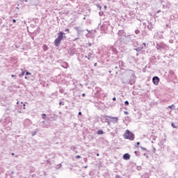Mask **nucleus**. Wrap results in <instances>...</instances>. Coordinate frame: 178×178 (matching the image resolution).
<instances>
[{"mask_svg":"<svg viewBox=\"0 0 178 178\" xmlns=\"http://www.w3.org/2000/svg\"><path fill=\"white\" fill-rule=\"evenodd\" d=\"M124 138L125 140H130V141H134V134H133L131 131H129V129H127L124 134Z\"/></svg>","mask_w":178,"mask_h":178,"instance_id":"nucleus-1","label":"nucleus"},{"mask_svg":"<svg viewBox=\"0 0 178 178\" xmlns=\"http://www.w3.org/2000/svg\"><path fill=\"white\" fill-rule=\"evenodd\" d=\"M165 48H166V44H165L163 42L156 43V49H157V51H161V49H165Z\"/></svg>","mask_w":178,"mask_h":178,"instance_id":"nucleus-2","label":"nucleus"},{"mask_svg":"<svg viewBox=\"0 0 178 178\" xmlns=\"http://www.w3.org/2000/svg\"><path fill=\"white\" fill-rule=\"evenodd\" d=\"M85 58L88 59V60H92L95 58V55L94 54V51H90L88 52L87 55L85 56Z\"/></svg>","mask_w":178,"mask_h":178,"instance_id":"nucleus-3","label":"nucleus"},{"mask_svg":"<svg viewBox=\"0 0 178 178\" xmlns=\"http://www.w3.org/2000/svg\"><path fill=\"white\" fill-rule=\"evenodd\" d=\"M152 82H153V84H154V86H158V84H159V77L154 76L152 78Z\"/></svg>","mask_w":178,"mask_h":178,"instance_id":"nucleus-4","label":"nucleus"},{"mask_svg":"<svg viewBox=\"0 0 178 178\" xmlns=\"http://www.w3.org/2000/svg\"><path fill=\"white\" fill-rule=\"evenodd\" d=\"M111 123H118L119 122V118L118 117H111Z\"/></svg>","mask_w":178,"mask_h":178,"instance_id":"nucleus-5","label":"nucleus"},{"mask_svg":"<svg viewBox=\"0 0 178 178\" xmlns=\"http://www.w3.org/2000/svg\"><path fill=\"white\" fill-rule=\"evenodd\" d=\"M63 34H65L63 32H59L57 40L62 41V40L63 39Z\"/></svg>","mask_w":178,"mask_h":178,"instance_id":"nucleus-6","label":"nucleus"},{"mask_svg":"<svg viewBox=\"0 0 178 178\" xmlns=\"http://www.w3.org/2000/svg\"><path fill=\"white\" fill-rule=\"evenodd\" d=\"M123 159H124L125 161H129V159H130V154H129V153H126L123 155Z\"/></svg>","mask_w":178,"mask_h":178,"instance_id":"nucleus-7","label":"nucleus"},{"mask_svg":"<svg viewBox=\"0 0 178 178\" xmlns=\"http://www.w3.org/2000/svg\"><path fill=\"white\" fill-rule=\"evenodd\" d=\"M74 29L77 31V34H80V33H83L84 30L80 29L79 26H76Z\"/></svg>","mask_w":178,"mask_h":178,"instance_id":"nucleus-8","label":"nucleus"},{"mask_svg":"<svg viewBox=\"0 0 178 178\" xmlns=\"http://www.w3.org/2000/svg\"><path fill=\"white\" fill-rule=\"evenodd\" d=\"M118 35L119 37H123V35H124V31L123 30L118 31Z\"/></svg>","mask_w":178,"mask_h":178,"instance_id":"nucleus-9","label":"nucleus"},{"mask_svg":"<svg viewBox=\"0 0 178 178\" xmlns=\"http://www.w3.org/2000/svg\"><path fill=\"white\" fill-rule=\"evenodd\" d=\"M147 29L148 30H152V29H154V25H152V22H149L148 25H147Z\"/></svg>","mask_w":178,"mask_h":178,"instance_id":"nucleus-10","label":"nucleus"},{"mask_svg":"<svg viewBox=\"0 0 178 178\" xmlns=\"http://www.w3.org/2000/svg\"><path fill=\"white\" fill-rule=\"evenodd\" d=\"M59 44H60V40H58V39H55L54 40V45L56 47H58Z\"/></svg>","mask_w":178,"mask_h":178,"instance_id":"nucleus-11","label":"nucleus"},{"mask_svg":"<svg viewBox=\"0 0 178 178\" xmlns=\"http://www.w3.org/2000/svg\"><path fill=\"white\" fill-rule=\"evenodd\" d=\"M62 67H63L64 69H67V67H69V64L66 62H64L63 64H62Z\"/></svg>","mask_w":178,"mask_h":178,"instance_id":"nucleus-12","label":"nucleus"},{"mask_svg":"<svg viewBox=\"0 0 178 178\" xmlns=\"http://www.w3.org/2000/svg\"><path fill=\"white\" fill-rule=\"evenodd\" d=\"M143 49H144V47H139L138 48L135 49V51H136V52H140V51H143Z\"/></svg>","mask_w":178,"mask_h":178,"instance_id":"nucleus-13","label":"nucleus"},{"mask_svg":"<svg viewBox=\"0 0 178 178\" xmlns=\"http://www.w3.org/2000/svg\"><path fill=\"white\" fill-rule=\"evenodd\" d=\"M140 178H149V175L148 173L143 174Z\"/></svg>","mask_w":178,"mask_h":178,"instance_id":"nucleus-14","label":"nucleus"},{"mask_svg":"<svg viewBox=\"0 0 178 178\" xmlns=\"http://www.w3.org/2000/svg\"><path fill=\"white\" fill-rule=\"evenodd\" d=\"M25 72L22 70V73L19 74V77H23L24 76Z\"/></svg>","mask_w":178,"mask_h":178,"instance_id":"nucleus-15","label":"nucleus"},{"mask_svg":"<svg viewBox=\"0 0 178 178\" xmlns=\"http://www.w3.org/2000/svg\"><path fill=\"white\" fill-rule=\"evenodd\" d=\"M42 118L44 120H47V114H45V113L42 114Z\"/></svg>","mask_w":178,"mask_h":178,"instance_id":"nucleus-16","label":"nucleus"},{"mask_svg":"<svg viewBox=\"0 0 178 178\" xmlns=\"http://www.w3.org/2000/svg\"><path fill=\"white\" fill-rule=\"evenodd\" d=\"M104 118L106 120H109V119H111V116H108V115H104Z\"/></svg>","mask_w":178,"mask_h":178,"instance_id":"nucleus-17","label":"nucleus"},{"mask_svg":"<svg viewBox=\"0 0 178 178\" xmlns=\"http://www.w3.org/2000/svg\"><path fill=\"white\" fill-rule=\"evenodd\" d=\"M51 119H54V120H56V119H58V115L54 114L53 116H51Z\"/></svg>","mask_w":178,"mask_h":178,"instance_id":"nucleus-18","label":"nucleus"},{"mask_svg":"<svg viewBox=\"0 0 178 178\" xmlns=\"http://www.w3.org/2000/svg\"><path fill=\"white\" fill-rule=\"evenodd\" d=\"M104 134V131H102V130H99V131H97V134Z\"/></svg>","mask_w":178,"mask_h":178,"instance_id":"nucleus-19","label":"nucleus"},{"mask_svg":"<svg viewBox=\"0 0 178 178\" xmlns=\"http://www.w3.org/2000/svg\"><path fill=\"white\" fill-rule=\"evenodd\" d=\"M171 126L173 127V129H177V126H176L174 123H172Z\"/></svg>","mask_w":178,"mask_h":178,"instance_id":"nucleus-20","label":"nucleus"},{"mask_svg":"<svg viewBox=\"0 0 178 178\" xmlns=\"http://www.w3.org/2000/svg\"><path fill=\"white\" fill-rule=\"evenodd\" d=\"M135 34H140V29H137L135 31Z\"/></svg>","mask_w":178,"mask_h":178,"instance_id":"nucleus-21","label":"nucleus"},{"mask_svg":"<svg viewBox=\"0 0 178 178\" xmlns=\"http://www.w3.org/2000/svg\"><path fill=\"white\" fill-rule=\"evenodd\" d=\"M43 49L44 51H48V47H47V45L43 46Z\"/></svg>","mask_w":178,"mask_h":178,"instance_id":"nucleus-22","label":"nucleus"},{"mask_svg":"<svg viewBox=\"0 0 178 178\" xmlns=\"http://www.w3.org/2000/svg\"><path fill=\"white\" fill-rule=\"evenodd\" d=\"M138 145H140V142L136 143V145H135L136 148H138Z\"/></svg>","mask_w":178,"mask_h":178,"instance_id":"nucleus-23","label":"nucleus"},{"mask_svg":"<svg viewBox=\"0 0 178 178\" xmlns=\"http://www.w3.org/2000/svg\"><path fill=\"white\" fill-rule=\"evenodd\" d=\"M175 107V104H172L171 106H168L169 109H172V108Z\"/></svg>","mask_w":178,"mask_h":178,"instance_id":"nucleus-24","label":"nucleus"},{"mask_svg":"<svg viewBox=\"0 0 178 178\" xmlns=\"http://www.w3.org/2000/svg\"><path fill=\"white\" fill-rule=\"evenodd\" d=\"M59 92H60V94H63V92H64L63 89H60Z\"/></svg>","mask_w":178,"mask_h":178,"instance_id":"nucleus-25","label":"nucleus"},{"mask_svg":"<svg viewBox=\"0 0 178 178\" xmlns=\"http://www.w3.org/2000/svg\"><path fill=\"white\" fill-rule=\"evenodd\" d=\"M65 31V33H70V30L69 29H66Z\"/></svg>","mask_w":178,"mask_h":178,"instance_id":"nucleus-26","label":"nucleus"},{"mask_svg":"<svg viewBox=\"0 0 178 178\" xmlns=\"http://www.w3.org/2000/svg\"><path fill=\"white\" fill-rule=\"evenodd\" d=\"M141 149H143V151H147V148L145 147H140Z\"/></svg>","mask_w":178,"mask_h":178,"instance_id":"nucleus-27","label":"nucleus"},{"mask_svg":"<svg viewBox=\"0 0 178 178\" xmlns=\"http://www.w3.org/2000/svg\"><path fill=\"white\" fill-rule=\"evenodd\" d=\"M76 159H79L80 158H81V156L80 155H77V156H76Z\"/></svg>","mask_w":178,"mask_h":178,"instance_id":"nucleus-28","label":"nucleus"},{"mask_svg":"<svg viewBox=\"0 0 178 178\" xmlns=\"http://www.w3.org/2000/svg\"><path fill=\"white\" fill-rule=\"evenodd\" d=\"M124 104H125V105H127V106H128V105H129V101H125V102H124Z\"/></svg>","mask_w":178,"mask_h":178,"instance_id":"nucleus-29","label":"nucleus"},{"mask_svg":"<svg viewBox=\"0 0 178 178\" xmlns=\"http://www.w3.org/2000/svg\"><path fill=\"white\" fill-rule=\"evenodd\" d=\"M106 122H107V124H108V126H111V121H108V120Z\"/></svg>","mask_w":178,"mask_h":178,"instance_id":"nucleus-30","label":"nucleus"},{"mask_svg":"<svg viewBox=\"0 0 178 178\" xmlns=\"http://www.w3.org/2000/svg\"><path fill=\"white\" fill-rule=\"evenodd\" d=\"M29 74H31V73H30L29 72H26V76H29Z\"/></svg>","mask_w":178,"mask_h":178,"instance_id":"nucleus-31","label":"nucleus"},{"mask_svg":"<svg viewBox=\"0 0 178 178\" xmlns=\"http://www.w3.org/2000/svg\"><path fill=\"white\" fill-rule=\"evenodd\" d=\"M169 42H170V44H173V40H170Z\"/></svg>","mask_w":178,"mask_h":178,"instance_id":"nucleus-32","label":"nucleus"},{"mask_svg":"<svg viewBox=\"0 0 178 178\" xmlns=\"http://www.w3.org/2000/svg\"><path fill=\"white\" fill-rule=\"evenodd\" d=\"M170 74H175V72L173 71H170Z\"/></svg>","mask_w":178,"mask_h":178,"instance_id":"nucleus-33","label":"nucleus"},{"mask_svg":"<svg viewBox=\"0 0 178 178\" xmlns=\"http://www.w3.org/2000/svg\"><path fill=\"white\" fill-rule=\"evenodd\" d=\"M124 113L125 115H129V112H128V111H124Z\"/></svg>","mask_w":178,"mask_h":178,"instance_id":"nucleus-34","label":"nucleus"},{"mask_svg":"<svg viewBox=\"0 0 178 178\" xmlns=\"http://www.w3.org/2000/svg\"><path fill=\"white\" fill-rule=\"evenodd\" d=\"M78 115H79V116H81V111H79V113H78Z\"/></svg>","mask_w":178,"mask_h":178,"instance_id":"nucleus-35","label":"nucleus"},{"mask_svg":"<svg viewBox=\"0 0 178 178\" xmlns=\"http://www.w3.org/2000/svg\"><path fill=\"white\" fill-rule=\"evenodd\" d=\"M115 178H120V175H116Z\"/></svg>","mask_w":178,"mask_h":178,"instance_id":"nucleus-36","label":"nucleus"},{"mask_svg":"<svg viewBox=\"0 0 178 178\" xmlns=\"http://www.w3.org/2000/svg\"><path fill=\"white\" fill-rule=\"evenodd\" d=\"M143 45H144L145 47H147V44L145 42L143 43Z\"/></svg>","mask_w":178,"mask_h":178,"instance_id":"nucleus-37","label":"nucleus"},{"mask_svg":"<svg viewBox=\"0 0 178 178\" xmlns=\"http://www.w3.org/2000/svg\"><path fill=\"white\" fill-rule=\"evenodd\" d=\"M59 105H64V104H62V102H60Z\"/></svg>","mask_w":178,"mask_h":178,"instance_id":"nucleus-38","label":"nucleus"},{"mask_svg":"<svg viewBox=\"0 0 178 178\" xmlns=\"http://www.w3.org/2000/svg\"><path fill=\"white\" fill-rule=\"evenodd\" d=\"M13 23H16V19H13Z\"/></svg>","mask_w":178,"mask_h":178,"instance_id":"nucleus-39","label":"nucleus"},{"mask_svg":"<svg viewBox=\"0 0 178 178\" xmlns=\"http://www.w3.org/2000/svg\"><path fill=\"white\" fill-rule=\"evenodd\" d=\"M113 101H116V97H113Z\"/></svg>","mask_w":178,"mask_h":178,"instance_id":"nucleus-40","label":"nucleus"},{"mask_svg":"<svg viewBox=\"0 0 178 178\" xmlns=\"http://www.w3.org/2000/svg\"><path fill=\"white\" fill-rule=\"evenodd\" d=\"M82 97H86V93H83Z\"/></svg>","mask_w":178,"mask_h":178,"instance_id":"nucleus-41","label":"nucleus"},{"mask_svg":"<svg viewBox=\"0 0 178 178\" xmlns=\"http://www.w3.org/2000/svg\"><path fill=\"white\" fill-rule=\"evenodd\" d=\"M144 156H146V158H148V156L147 155V154H144Z\"/></svg>","mask_w":178,"mask_h":178,"instance_id":"nucleus-42","label":"nucleus"},{"mask_svg":"<svg viewBox=\"0 0 178 178\" xmlns=\"http://www.w3.org/2000/svg\"><path fill=\"white\" fill-rule=\"evenodd\" d=\"M58 166H59V168H62V164L60 163V164L58 165Z\"/></svg>","mask_w":178,"mask_h":178,"instance_id":"nucleus-43","label":"nucleus"},{"mask_svg":"<svg viewBox=\"0 0 178 178\" xmlns=\"http://www.w3.org/2000/svg\"><path fill=\"white\" fill-rule=\"evenodd\" d=\"M97 65V63H95L94 64L95 67H96Z\"/></svg>","mask_w":178,"mask_h":178,"instance_id":"nucleus-44","label":"nucleus"},{"mask_svg":"<svg viewBox=\"0 0 178 178\" xmlns=\"http://www.w3.org/2000/svg\"><path fill=\"white\" fill-rule=\"evenodd\" d=\"M157 13H161V10H159L157 11Z\"/></svg>","mask_w":178,"mask_h":178,"instance_id":"nucleus-45","label":"nucleus"},{"mask_svg":"<svg viewBox=\"0 0 178 178\" xmlns=\"http://www.w3.org/2000/svg\"><path fill=\"white\" fill-rule=\"evenodd\" d=\"M97 8H99V9H101V6L97 5Z\"/></svg>","mask_w":178,"mask_h":178,"instance_id":"nucleus-46","label":"nucleus"},{"mask_svg":"<svg viewBox=\"0 0 178 178\" xmlns=\"http://www.w3.org/2000/svg\"><path fill=\"white\" fill-rule=\"evenodd\" d=\"M86 31H88V33H91V31H88V29H86Z\"/></svg>","mask_w":178,"mask_h":178,"instance_id":"nucleus-47","label":"nucleus"},{"mask_svg":"<svg viewBox=\"0 0 178 178\" xmlns=\"http://www.w3.org/2000/svg\"><path fill=\"white\" fill-rule=\"evenodd\" d=\"M138 152L135 151V152H134V154H138Z\"/></svg>","mask_w":178,"mask_h":178,"instance_id":"nucleus-48","label":"nucleus"},{"mask_svg":"<svg viewBox=\"0 0 178 178\" xmlns=\"http://www.w3.org/2000/svg\"><path fill=\"white\" fill-rule=\"evenodd\" d=\"M0 24H2V19H0Z\"/></svg>","mask_w":178,"mask_h":178,"instance_id":"nucleus-49","label":"nucleus"},{"mask_svg":"<svg viewBox=\"0 0 178 178\" xmlns=\"http://www.w3.org/2000/svg\"><path fill=\"white\" fill-rule=\"evenodd\" d=\"M165 27H169V24H166V25H165Z\"/></svg>","mask_w":178,"mask_h":178,"instance_id":"nucleus-50","label":"nucleus"},{"mask_svg":"<svg viewBox=\"0 0 178 178\" xmlns=\"http://www.w3.org/2000/svg\"><path fill=\"white\" fill-rule=\"evenodd\" d=\"M35 133H36V132H34V133L33 134V136H35Z\"/></svg>","mask_w":178,"mask_h":178,"instance_id":"nucleus-51","label":"nucleus"},{"mask_svg":"<svg viewBox=\"0 0 178 178\" xmlns=\"http://www.w3.org/2000/svg\"><path fill=\"white\" fill-rule=\"evenodd\" d=\"M11 77H15V75L12 74V75H11Z\"/></svg>","mask_w":178,"mask_h":178,"instance_id":"nucleus-52","label":"nucleus"},{"mask_svg":"<svg viewBox=\"0 0 178 178\" xmlns=\"http://www.w3.org/2000/svg\"><path fill=\"white\" fill-rule=\"evenodd\" d=\"M107 6H104V9H106Z\"/></svg>","mask_w":178,"mask_h":178,"instance_id":"nucleus-53","label":"nucleus"},{"mask_svg":"<svg viewBox=\"0 0 178 178\" xmlns=\"http://www.w3.org/2000/svg\"><path fill=\"white\" fill-rule=\"evenodd\" d=\"M11 155L13 156V155H15V153H12Z\"/></svg>","mask_w":178,"mask_h":178,"instance_id":"nucleus-54","label":"nucleus"},{"mask_svg":"<svg viewBox=\"0 0 178 178\" xmlns=\"http://www.w3.org/2000/svg\"><path fill=\"white\" fill-rule=\"evenodd\" d=\"M97 156H99V154H97Z\"/></svg>","mask_w":178,"mask_h":178,"instance_id":"nucleus-55","label":"nucleus"},{"mask_svg":"<svg viewBox=\"0 0 178 178\" xmlns=\"http://www.w3.org/2000/svg\"><path fill=\"white\" fill-rule=\"evenodd\" d=\"M26 122H30V120H26Z\"/></svg>","mask_w":178,"mask_h":178,"instance_id":"nucleus-56","label":"nucleus"},{"mask_svg":"<svg viewBox=\"0 0 178 178\" xmlns=\"http://www.w3.org/2000/svg\"><path fill=\"white\" fill-rule=\"evenodd\" d=\"M88 45H89V47H91V44H90V43H89V44H88Z\"/></svg>","mask_w":178,"mask_h":178,"instance_id":"nucleus-57","label":"nucleus"},{"mask_svg":"<svg viewBox=\"0 0 178 178\" xmlns=\"http://www.w3.org/2000/svg\"><path fill=\"white\" fill-rule=\"evenodd\" d=\"M115 69H118V66H115Z\"/></svg>","mask_w":178,"mask_h":178,"instance_id":"nucleus-58","label":"nucleus"},{"mask_svg":"<svg viewBox=\"0 0 178 178\" xmlns=\"http://www.w3.org/2000/svg\"><path fill=\"white\" fill-rule=\"evenodd\" d=\"M25 79L27 80V79H29L27 76H25Z\"/></svg>","mask_w":178,"mask_h":178,"instance_id":"nucleus-59","label":"nucleus"},{"mask_svg":"<svg viewBox=\"0 0 178 178\" xmlns=\"http://www.w3.org/2000/svg\"><path fill=\"white\" fill-rule=\"evenodd\" d=\"M134 76H135L134 74H132V77H134Z\"/></svg>","mask_w":178,"mask_h":178,"instance_id":"nucleus-60","label":"nucleus"},{"mask_svg":"<svg viewBox=\"0 0 178 178\" xmlns=\"http://www.w3.org/2000/svg\"><path fill=\"white\" fill-rule=\"evenodd\" d=\"M109 73H112V72H111V71H109Z\"/></svg>","mask_w":178,"mask_h":178,"instance_id":"nucleus-61","label":"nucleus"},{"mask_svg":"<svg viewBox=\"0 0 178 178\" xmlns=\"http://www.w3.org/2000/svg\"><path fill=\"white\" fill-rule=\"evenodd\" d=\"M17 104H19V102H17Z\"/></svg>","mask_w":178,"mask_h":178,"instance_id":"nucleus-62","label":"nucleus"},{"mask_svg":"<svg viewBox=\"0 0 178 178\" xmlns=\"http://www.w3.org/2000/svg\"><path fill=\"white\" fill-rule=\"evenodd\" d=\"M86 168H87V166H85Z\"/></svg>","mask_w":178,"mask_h":178,"instance_id":"nucleus-63","label":"nucleus"},{"mask_svg":"<svg viewBox=\"0 0 178 178\" xmlns=\"http://www.w3.org/2000/svg\"><path fill=\"white\" fill-rule=\"evenodd\" d=\"M25 2H27V0H26Z\"/></svg>","mask_w":178,"mask_h":178,"instance_id":"nucleus-64","label":"nucleus"}]
</instances>
